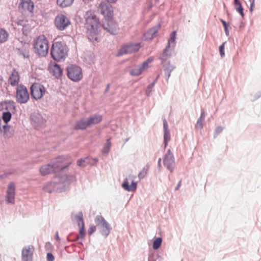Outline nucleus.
Returning a JSON list of instances; mask_svg holds the SVG:
<instances>
[{
  "label": "nucleus",
  "instance_id": "ea45409f",
  "mask_svg": "<svg viewBox=\"0 0 261 261\" xmlns=\"http://www.w3.org/2000/svg\"><path fill=\"white\" fill-rule=\"evenodd\" d=\"M224 127L222 126H218L215 129V132L214 134V138L217 137V136L220 134L223 130Z\"/></svg>",
  "mask_w": 261,
  "mask_h": 261
},
{
  "label": "nucleus",
  "instance_id": "8fccbe9b",
  "mask_svg": "<svg viewBox=\"0 0 261 261\" xmlns=\"http://www.w3.org/2000/svg\"><path fill=\"white\" fill-rule=\"evenodd\" d=\"M220 21L222 22L223 26L224 29H226L228 28V26L229 25V23H227L225 20H224L222 19H220Z\"/></svg>",
  "mask_w": 261,
  "mask_h": 261
},
{
  "label": "nucleus",
  "instance_id": "0eeeda50",
  "mask_svg": "<svg viewBox=\"0 0 261 261\" xmlns=\"http://www.w3.org/2000/svg\"><path fill=\"white\" fill-rule=\"evenodd\" d=\"M95 222L97 226L100 229L101 234L106 238L112 229L110 224L100 215L96 216Z\"/></svg>",
  "mask_w": 261,
  "mask_h": 261
},
{
  "label": "nucleus",
  "instance_id": "37998d69",
  "mask_svg": "<svg viewBox=\"0 0 261 261\" xmlns=\"http://www.w3.org/2000/svg\"><path fill=\"white\" fill-rule=\"evenodd\" d=\"M225 42L223 43L220 46H219V52L220 55L221 57V58H223L225 56V53H224V44Z\"/></svg>",
  "mask_w": 261,
  "mask_h": 261
},
{
  "label": "nucleus",
  "instance_id": "13d9d810",
  "mask_svg": "<svg viewBox=\"0 0 261 261\" xmlns=\"http://www.w3.org/2000/svg\"><path fill=\"white\" fill-rule=\"evenodd\" d=\"M224 31H225V34H226V35L227 36H229V31H228V30L227 28H226V29H224Z\"/></svg>",
  "mask_w": 261,
  "mask_h": 261
},
{
  "label": "nucleus",
  "instance_id": "a878e982",
  "mask_svg": "<svg viewBox=\"0 0 261 261\" xmlns=\"http://www.w3.org/2000/svg\"><path fill=\"white\" fill-rule=\"evenodd\" d=\"M205 115L204 111H202L200 117L198 119L196 124L195 125V128L197 129H201L203 128V122L204 121Z\"/></svg>",
  "mask_w": 261,
  "mask_h": 261
},
{
  "label": "nucleus",
  "instance_id": "4d7b16f0",
  "mask_svg": "<svg viewBox=\"0 0 261 261\" xmlns=\"http://www.w3.org/2000/svg\"><path fill=\"white\" fill-rule=\"evenodd\" d=\"M158 166L159 168H160L161 166V159L160 158L158 162Z\"/></svg>",
  "mask_w": 261,
  "mask_h": 261
},
{
  "label": "nucleus",
  "instance_id": "4468645a",
  "mask_svg": "<svg viewBox=\"0 0 261 261\" xmlns=\"http://www.w3.org/2000/svg\"><path fill=\"white\" fill-rule=\"evenodd\" d=\"M140 48L139 43H129L123 46L119 50L118 56L131 54L138 51Z\"/></svg>",
  "mask_w": 261,
  "mask_h": 261
},
{
  "label": "nucleus",
  "instance_id": "774afa93",
  "mask_svg": "<svg viewBox=\"0 0 261 261\" xmlns=\"http://www.w3.org/2000/svg\"><path fill=\"white\" fill-rule=\"evenodd\" d=\"M79 243L80 244H82V245L83 244L82 242H79Z\"/></svg>",
  "mask_w": 261,
  "mask_h": 261
},
{
  "label": "nucleus",
  "instance_id": "6ab92c4d",
  "mask_svg": "<svg viewBox=\"0 0 261 261\" xmlns=\"http://www.w3.org/2000/svg\"><path fill=\"white\" fill-rule=\"evenodd\" d=\"M34 3L31 0H21L19 6V9H22L23 11H28L32 13L34 10Z\"/></svg>",
  "mask_w": 261,
  "mask_h": 261
},
{
  "label": "nucleus",
  "instance_id": "3c124183",
  "mask_svg": "<svg viewBox=\"0 0 261 261\" xmlns=\"http://www.w3.org/2000/svg\"><path fill=\"white\" fill-rule=\"evenodd\" d=\"M254 1H255V0H249V2H250V11H252L253 8L254 6Z\"/></svg>",
  "mask_w": 261,
  "mask_h": 261
},
{
  "label": "nucleus",
  "instance_id": "f704fd0d",
  "mask_svg": "<svg viewBox=\"0 0 261 261\" xmlns=\"http://www.w3.org/2000/svg\"><path fill=\"white\" fill-rule=\"evenodd\" d=\"M12 113L10 112H4L2 115V119L4 122L7 124L12 118Z\"/></svg>",
  "mask_w": 261,
  "mask_h": 261
},
{
  "label": "nucleus",
  "instance_id": "aec40b11",
  "mask_svg": "<svg viewBox=\"0 0 261 261\" xmlns=\"http://www.w3.org/2000/svg\"><path fill=\"white\" fill-rule=\"evenodd\" d=\"M3 109L6 111V112H10L14 113L16 111V107L13 101L6 100L1 103Z\"/></svg>",
  "mask_w": 261,
  "mask_h": 261
},
{
  "label": "nucleus",
  "instance_id": "dca6fc26",
  "mask_svg": "<svg viewBox=\"0 0 261 261\" xmlns=\"http://www.w3.org/2000/svg\"><path fill=\"white\" fill-rule=\"evenodd\" d=\"M98 11L105 17L112 18L113 11L112 6L109 3L101 2L98 8Z\"/></svg>",
  "mask_w": 261,
  "mask_h": 261
},
{
  "label": "nucleus",
  "instance_id": "864d4df0",
  "mask_svg": "<svg viewBox=\"0 0 261 261\" xmlns=\"http://www.w3.org/2000/svg\"><path fill=\"white\" fill-rule=\"evenodd\" d=\"M180 186H181V180L179 181L178 182V183L177 184L176 187L175 188V191H177L179 189V188L180 187Z\"/></svg>",
  "mask_w": 261,
  "mask_h": 261
},
{
  "label": "nucleus",
  "instance_id": "39448f33",
  "mask_svg": "<svg viewBox=\"0 0 261 261\" xmlns=\"http://www.w3.org/2000/svg\"><path fill=\"white\" fill-rule=\"evenodd\" d=\"M102 120V116L99 114H93L87 119L83 118L78 121L74 126L76 130L85 129L87 127L100 123Z\"/></svg>",
  "mask_w": 261,
  "mask_h": 261
},
{
  "label": "nucleus",
  "instance_id": "e2e57ef3",
  "mask_svg": "<svg viewBox=\"0 0 261 261\" xmlns=\"http://www.w3.org/2000/svg\"><path fill=\"white\" fill-rule=\"evenodd\" d=\"M168 142H166V141L164 140V148H165L167 147V146L168 145Z\"/></svg>",
  "mask_w": 261,
  "mask_h": 261
},
{
  "label": "nucleus",
  "instance_id": "2eb2a0df",
  "mask_svg": "<svg viewBox=\"0 0 261 261\" xmlns=\"http://www.w3.org/2000/svg\"><path fill=\"white\" fill-rule=\"evenodd\" d=\"M15 190L16 186L15 183L13 182H10L8 186L6 194L5 196V200L7 203H14Z\"/></svg>",
  "mask_w": 261,
  "mask_h": 261
},
{
  "label": "nucleus",
  "instance_id": "7c9ffc66",
  "mask_svg": "<svg viewBox=\"0 0 261 261\" xmlns=\"http://www.w3.org/2000/svg\"><path fill=\"white\" fill-rule=\"evenodd\" d=\"M111 139L110 138L107 140L106 143L104 144L102 150V152L103 154H105L106 155L108 154L110 152L111 146Z\"/></svg>",
  "mask_w": 261,
  "mask_h": 261
},
{
  "label": "nucleus",
  "instance_id": "603ef678",
  "mask_svg": "<svg viewBox=\"0 0 261 261\" xmlns=\"http://www.w3.org/2000/svg\"><path fill=\"white\" fill-rule=\"evenodd\" d=\"M81 238L80 236H77L75 238H74L72 240H69L68 238H67V240L69 241H71V242H75V241H77L79 239H80Z\"/></svg>",
  "mask_w": 261,
  "mask_h": 261
},
{
  "label": "nucleus",
  "instance_id": "a211bd4d",
  "mask_svg": "<svg viewBox=\"0 0 261 261\" xmlns=\"http://www.w3.org/2000/svg\"><path fill=\"white\" fill-rule=\"evenodd\" d=\"M31 120L32 124L36 127H42L45 122V119L39 113L32 114L31 115Z\"/></svg>",
  "mask_w": 261,
  "mask_h": 261
},
{
  "label": "nucleus",
  "instance_id": "bb28decb",
  "mask_svg": "<svg viewBox=\"0 0 261 261\" xmlns=\"http://www.w3.org/2000/svg\"><path fill=\"white\" fill-rule=\"evenodd\" d=\"M72 218H74L77 220L79 226H81L82 225H84L83 215L82 212H79L77 214H72Z\"/></svg>",
  "mask_w": 261,
  "mask_h": 261
},
{
  "label": "nucleus",
  "instance_id": "c756f323",
  "mask_svg": "<svg viewBox=\"0 0 261 261\" xmlns=\"http://www.w3.org/2000/svg\"><path fill=\"white\" fill-rule=\"evenodd\" d=\"M9 37L8 33L3 29H0V43L6 42Z\"/></svg>",
  "mask_w": 261,
  "mask_h": 261
},
{
  "label": "nucleus",
  "instance_id": "c03bdc74",
  "mask_svg": "<svg viewBox=\"0 0 261 261\" xmlns=\"http://www.w3.org/2000/svg\"><path fill=\"white\" fill-rule=\"evenodd\" d=\"M176 38V32L173 31L170 36V39L168 40V42L169 43V45L170 44V43L174 42Z\"/></svg>",
  "mask_w": 261,
  "mask_h": 261
},
{
  "label": "nucleus",
  "instance_id": "ddd939ff",
  "mask_svg": "<svg viewBox=\"0 0 261 261\" xmlns=\"http://www.w3.org/2000/svg\"><path fill=\"white\" fill-rule=\"evenodd\" d=\"M136 176L133 175H129L125 178L122 184L123 188L128 192H134L137 189V184L134 181Z\"/></svg>",
  "mask_w": 261,
  "mask_h": 261
},
{
  "label": "nucleus",
  "instance_id": "4be33fe9",
  "mask_svg": "<svg viewBox=\"0 0 261 261\" xmlns=\"http://www.w3.org/2000/svg\"><path fill=\"white\" fill-rule=\"evenodd\" d=\"M33 250L30 247H28L22 250V261H32Z\"/></svg>",
  "mask_w": 261,
  "mask_h": 261
},
{
  "label": "nucleus",
  "instance_id": "69168bd1",
  "mask_svg": "<svg viewBox=\"0 0 261 261\" xmlns=\"http://www.w3.org/2000/svg\"><path fill=\"white\" fill-rule=\"evenodd\" d=\"M13 172L8 173L7 174L8 175H10V174H13Z\"/></svg>",
  "mask_w": 261,
  "mask_h": 261
},
{
  "label": "nucleus",
  "instance_id": "680f3d73",
  "mask_svg": "<svg viewBox=\"0 0 261 261\" xmlns=\"http://www.w3.org/2000/svg\"><path fill=\"white\" fill-rule=\"evenodd\" d=\"M8 127H9V126H8V125H4L3 126V128H4V129L5 130V132L7 130V128H8Z\"/></svg>",
  "mask_w": 261,
  "mask_h": 261
},
{
  "label": "nucleus",
  "instance_id": "7ed1b4c3",
  "mask_svg": "<svg viewBox=\"0 0 261 261\" xmlns=\"http://www.w3.org/2000/svg\"><path fill=\"white\" fill-rule=\"evenodd\" d=\"M68 51V47L65 43L61 41H56L52 44L50 55L55 61L57 62L63 61L67 57Z\"/></svg>",
  "mask_w": 261,
  "mask_h": 261
},
{
  "label": "nucleus",
  "instance_id": "393cba45",
  "mask_svg": "<svg viewBox=\"0 0 261 261\" xmlns=\"http://www.w3.org/2000/svg\"><path fill=\"white\" fill-rule=\"evenodd\" d=\"M163 128L164 140L166 141V142H169L170 140V134L168 129L167 121L165 119L163 120Z\"/></svg>",
  "mask_w": 261,
  "mask_h": 261
},
{
  "label": "nucleus",
  "instance_id": "09e8293b",
  "mask_svg": "<svg viewBox=\"0 0 261 261\" xmlns=\"http://www.w3.org/2000/svg\"><path fill=\"white\" fill-rule=\"evenodd\" d=\"M139 67L143 71L148 67V64L145 61Z\"/></svg>",
  "mask_w": 261,
  "mask_h": 261
},
{
  "label": "nucleus",
  "instance_id": "4c0bfd02",
  "mask_svg": "<svg viewBox=\"0 0 261 261\" xmlns=\"http://www.w3.org/2000/svg\"><path fill=\"white\" fill-rule=\"evenodd\" d=\"M162 239L160 237L156 238L153 242L152 247L154 250L160 248L162 244Z\"/></svg>",
  "mask_w": 261,
  "mask_h": 261
},
{
  "label": "nucleus",
  "instance_id": "1a4fd4ad",
  "mask_svg": "<svg viewBox=\"0 0 261 261\" xmlns=\"http://www.w3.org/2000/svg\"><path fill=\"white\" fill-rule=\"evenodd\" d=\"M68 77L74 82H77L82 78L81 68L76 65H71L66 68Z\"/></svg>",
  "mask_w": 261,
  "mask_h": 261
},
{
  "label": "nucleus",
  "instance_id": "79ce46f5",
  "mask_svg": "<svg viewBox=\"0 0 261 261\" xmlns=\"http://www.w3.org/2000/svg\"><path fill=\"white\" fill-rule=\"evenodd\" d=\"M153 87L154 83H151L147 86V89L146 90V94L147 96H150L152 91V89L153 88Z\"/></svg>",
  "mask_w": 261,
  "mask_h": 261
},
{
  "label": "nucleus",
  "instance_id": "b1692460",
  "mask_svg": "<svg viewBox=\"0 0 261 261\" xmlns=\"http://www.w3.org/2000/svg\"><path fill=\"white\" fill-rule=\"evenodd\" d=\"M50 71L57 79L60 77L62 74V70L60 66L57 64H55L50 68Z\"/></svg>",
  "mask_w": 261,
  "mask_h": 261
},
{
  "label": "nucleus",
  "instance_id": "f03ea898",
  "mask_svg": "<svg viewBox=\"0 0 261 261\" xmlns=\"http://www.w3.org/2000/svg\"><path fill=\"white\" fill-rule=\"evenodd\" d=\"M65 157L64 156H59L53 160L50 163L42 166L40 168V172L42 175H45L51 172H57L62 171L67 168L71 164L68 162L64 163Z\"/></svg>",
  "mask_w": 261,
  "mask_h": 261
},
{
  "label": "nucleus",
  "instance_id": "6e6d98bb",
  "mask_svg": "<svg viewBox=\"0 0 261 261\" xmlns=\"http://www.w3.org/2000/svg\"><path fill=\"white\" fill-rule=\"evenodd\" d=\"M55 238L56 240H60V237L59 236L58 232L57 231L55 234Z\"/></svg>",
  "mask_w": 261,
  "mask_h": 261
},
{
  "label": "nucleus",
  "instance_id": "de8ad7c7",
  "mask_svg": "<svg viewBox=\"0 0 261 261\" xmlns=\"http://www.w3.org/2000/svg\"><path fill=\"white\" fill-rule=\"evenodd\" d=\"M96 230V226H91L88 229V233L91 235L94 232H95Z\"/></svg>",
  "mask_w": 261,
  "mask_h": 261
},
{
  "label": "nucleus",
  "instance_id": "c85d7f7f",
  "mask_svg": "<svg viewBox=\"0 0 261 261\" xmlns=\"http://www.w3.org/2000/svg\"><path fill=\"white\" fill-rule=\"evenodd\" d=\"M74 0H57L58 5L62 8L70 6Z\"/></svg>",
  "mask_w": 261,
  "mask_h": 261
},
{
  "label": "nucleus",
  "instance_id": "c9c22d12",
  "mask_svg": "<svg viewBox=\"0 0 261 261\" xmlns=\"http://www.w3.org/2000/svg\"><path fill=\"white\" fill-rule=\"evenodd\" d=\"M148 169L149 166L148 165H146L142 169V170L139 173L138 175L139 179H141L146 176Z\"/></svg>",
  "mask_w": 261,
  "mask_h": 261
},
{
  "label": "nucleus",
  "instance_id": "f257e3e1",
  "mask_svg": "<svg viewBox=\"0 0 261 261\" xmlns=\"http://www.w3.org/2000/svg\"><path fill=\"white\" fill-rule=\"evenodd\" d=\"M70 183V179L66 175L56 176L51 181L47 183L43 188L45 192L51 193L56 191L61 192L66 190Z\"/></svg>",
  "mask_w": 261,
  "mask_h": 261
},
{
  "label": "nucleus",
  "instance_id": "72a5a7b5",
  "mask_svg": "<svg viewBox=\"0 0 261 261\" xmlns=\"http://www.w3.org/2000/svg\"><path fill=\"white\" fill-rule=\"evenodd\" d=\"M169 48H170L169 43H168L166 47L164 49L162 55L160 57V59L162 61V63L163 62H164L167 59V58L168 56V52Z\"/></svg>",
  "mask_w": 261,
  "mask_h": 261
},
{
  "label": "nucleus",
  "instance_id": "6e6552de",
  "mask_svg": "<svg viewBox=\"0 0 261 261\" xmlns=\"http://www.w3.org/2000/svg\"><path fill=\"white\" fill-rule=\"evenodd\" d=\"M29 93L25 86L22 85L17 86L16 92V99L17 102L26 103L29 100Z\"/></svg>",
  "mask_w": 261,
  "mask_h": 261
},
{
  "label": "nucleus",
  "instance_id": "423d86ee",
  "mask_svg": "<svg viewBox=\"0 0 261 261\" xmlns=\"http://www.w3.org/2000/svg\"><path fill=\"white\" fill-rule=\"evenodd\" d=\"M34 49L35 53L41 57H45L48 52V43L44 36H39L35 43Z\"/></svg>",
  "mask_w": 261,
  "mask_h": 261
},
{
  "label": "nucleus",
  "instance_id": "cd10ccee",
  "mask_svg": "<svg viewBox=\"0 0 261 261\" xmlns=\"http://www.w3.org/2000/svg\"><path fill=\"white\" fill-rule=\"evenodd\" d=\"M174 66L170 64L169 63L165 66L164 71L167 80H168L170 77L171 75V72L174 70Z\"/></svg>",
  "mask_w": 261,
  "mask_h": 261
},
{
  "label": "nucleus",
  "instance_id": "473e14b6",
  "mask_svg": "<svg viewBox=\"0 0 261 261\" xmlns=\"http://www.w3.org/2000/svg\"><path fill=\"white\" fill-rule=\"evenodd\" d=\"M17 54L19 56H22L24 58H28L29 57V50L25 48H17Z\"/></svg>",
  "mask_w": 261,
  "mask_h": 261
},
{
  "label": "nucleus",
  "instance_id": "e433bc0d",
  "mask_svg": "<svg viewBox=\"0 0 261 261\" xmlns=\"http://www.w3.org/2000/svg\"><path fill=\"white\" fill-rule=\"evenodd\" d=\"M142 70L140 68V67L139 66L136 67L134 69H132L130 71V74L133 76H138L140 74H141L142 72Z\"/></svg>",
  "mask_w": 261,
  "mask_h": 261
},
{
  "label": "nucleus",
  "instance_id": "5fc2aeb1",
  "mask_svg": "<svg viewBox=\"0 0 261 261\" xmlns=\"http://www.w3.org/2000/svg\"><path fill=\"white\" fill-rule=\"evenodd\" d=\"M234 4L237 6H239L240 5H241V4L239 0H234Z\"/></svg>",
  "mask_w": 261,
  "mask_h": 261
},
{
  "label": "nucleus",
  "instance_id": "2f4dec72",
  "mask_svg": "<svg viewBox=\"0 0 261 261\" xmlns=\"http://www.w3.org/2000/svg\"><path fill=\"white\" fill-rule=\"evenodd\" d=\"M90 164V159L88 157L82 158L77 161V165L81 167H84Z\"/></svg>",
  "mask_w": 261,
  "mask_h": 261
},
{
  "label": "nucleus",
  "instance_id": "bf43d9fd",
  "mask_svg": "<svg viewBox=\"0 0 261 261\" xmlns=\"http://www.w3.org/2000/svg\"><path fill=\"white\" fill-rule=\"evenodd\" d=\"M152 60V59L148 58L146 61H145V62H147V63L148 64L149 63L151 62Z\"/></svg>",
  "mask_w": 261,
  "mask_h": 261
},
{
  "label": "nucleus",
  "instance_id": "f8f14e48",
  "mask_svg": "<svg viewBox=\"0 0 261 261\" xmlns=\"http://www.w3.org/2000/svg\"><path fill=\"white\" fill-rule=\"evenodd\" d=\"M163 163L164 166L170 172H172L174 171L175 166V159L173 154L170 149L168 150L167 153L163 158Z\"/></svg>",
  "mask_w": 261,
  "mask_h": 261
},
{
  "label": "nucleus",
  "instance_id": "5701e85b",
  "mask_svg": "<svg viewBox=\"0 0 261 261\" xmlns=\"http://www.w3.org/2000/svg\"><path fill=\"white\" fill-rule=\"evenodd\" d=\"M8 82L12 86H15L18 84L19 82V76L18 72L15 69H13L10 75Z\"/></svg>",
  "mask_w": 261,
  "mask_h": 261
},
{
  "label": "nucleus",
  "instance_id": "a19ab883",
  "mask_svg": "<svg viewBox=\"0 0 261 261\" xmlns=\"http://www.w3.org/2000/svg\"><path fill=\"white\" fill-rule=\"evenodd\" d=\"M79 227H80V229L79 231V235L78 236H80L81 238H83L86 234L84 225H82Z\"/></svg>",
  "mask_w": 261,
  "mask_h": 261
},
{
  "label": "nucleus",
  "instance_id": "412c9836",
  "mask_svg": "<svg viewBox=\"0 0 261 261\" xmlns=\"http://www.w3.org/2000/svg\"><path fill=\"white\" fill-rule=\"evenodd\" d=\"M160 25L158 24L155 25L152 28L149 29L145 34L144 37L145 39H152L156 36V34L158 33Z\"/></svg>",
  "mask_w": 261,
  "mask_h": 261
},
{
  "label": "nucleus",
  "instance_id": "0e129e2a",
  "mask_svg": "<svg viewBox=\"0 0 261 261\" xmlns=\"http://www.w3.org/2000/svg\"><path fill=\"white\" fill-rule=\"evenodd\" d=\"M110 84H108L106 89V92H107L109 89Z\"/></svg>",
  "mask_w": 261,
  "mask_h": 261
},
{
  "label": "nucleus",
  "instance_id": "20e7f679",
  "mask_svg": "<svg viewBox=\"0 0 261 261\" xmlns=\"http://www.w3.org/2000/svg\"><path fill=\"white\" fill-rule=\"evenodd\" d=\"M84 17L85 25L89 33L94 35L98 34L100 24L95 13L92 11H87Z\"/></svg>",
  "mask_w": 261,
  "mask_h": 261
},
{
  "label": "nucleus",
  "instance_id": "f3484780",
  "mask_svg": "<svg viewBox=\"0 0 261 261\" xmlns=\"http://www.w3.org/2000/svg\"><path fill=\"white\" fill-rule=\"evenodd\" d=\"M103 28L111 34H115L117 31V25L111 18H106L102 23Z\"/></svg>",
  "mask_w": 261,
  "mask_h": 261
},
{
  "label": "nucleus",
  "instance_id": "9b49d317",
  "mask_svg": "<svg viewBox=\"0 0 261 261\" xmlns=\"http://www.w3.org/2000/svg\"><path fill=\"white\" fill-rule=\"evenodd\" d=\"M31 95L36 100L41 98L46 92L45 87L40 83H35L30 88Z\"/></svg>",
  "mask_w": 261,
  "mask_h": 261
},
{
  "label": "nucleus",
  "instance_id": "052dcab7",
  "mask_svg": "<svg viewBox=\"0 0 261 261\" xmlns=\"http://www.w3.org/2000/svg\"><path fill=\"white\" fill-rule=\"evenodd\" d=\"M107 1L109 3H114L117 1V0H107Z\"/></svg>",
  "mask_w": 261,
  "mask_h": 261
},
{
  "label": "nucleus",
  "instance_id": "9d476101",
  "mask_svg": "<svg viewBox=\"0 0 261 261\" xmlns=\"http://www.w3.org/2000/svg\"><path fill=\"white\" fill-rule=\"evenodd\" d=\"M54 23L59 31L66 30L71 24L69 19L65 15L58 14L55 19Z\"/></svg>",
  "mask_w": 261,
  "mask_h": 261
},
{
  "label": "nucleus",
  "instance_id": "a18cd8bd",
  "mask_svg": "<svg viewBox=\"0 0 261 261\" xmlns=\"http://www.w3.org/2000/svg\"><path fill=\"white\" fill-rule=\"evenodd\" d=\"M236 11L240 14L242 17H244L243 8L242 5L237 6Z\"/></svg>",
  "mask_w": 261,
  "mask_h": 261
},
{
  "label": "nucleus",
  "instance_id": "338daca9",
  "mask_svg": "<svg viewBox=\"0 0 261 261\" xmlns=\"http://www.w3.org/2000/svg\"><path fill=\"white\" fill-rule=\"evenodd\" d=\"M156 80H154L152 83H154V84L156 82Z\"/></svg>",
  "mask_w": 261,
  "mask_h": 261
},
{
  "label": "nucleus",
  "instance_id": "49530a36",
  "mask_svg": "<svg viewBox=\"0 0 261 261\" xmlns=\"http://www.w3.org/2000/svg\"><path fill=\"white\" fill-rule=\"evenodd\" d=\"M55 257L51 253L48 252L47 253V260L54 261Z\"/></svg>",
  "mask_w": 261,
  "mask_h": 261
},
{
  "label": "nucleus",
  "instance_id": "58836bf2",
  "mask_svg": "<svg viewBox=\"0 0 261 261\" xmlns=\"http://www.w3.org/2000/svg\"><path fill=\"white\" fill-rule=\"evenodd\" d=\"M159 255L154 252H150L148 254V261H156Z\"/></svg>",
  "mask_w": 261,
  "mask_h": 261
}]
</instances>
